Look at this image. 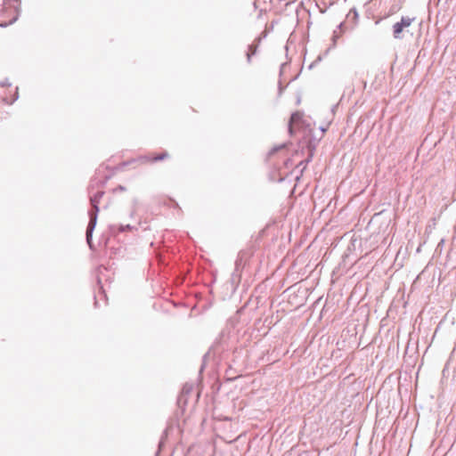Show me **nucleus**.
I'll return each instance as SVG.
<instances>
[{"label": "nucleus", "mask_w": 456, "mask_h": 456, "mask_svg": "<svg viewBox=\"0 0 456 456\" xmlns=\"http://www.w3.org/2000/svg\"><path fill=\"white\" fill-rule=\"evenodd\" d=\"M20 0H4V9L0 12V26L7 27L15 22L19 16Z\"/></svg>", "instance_id": "nucleus-1"}, {"label": "nucleus", "mask_w": 456, "mask_h": 456, "mask_svg": "<svg viewBox=\"0 0 456 456\" xmlns=\"http://www.w3.org/2000/svg\"><path fill=\"white\" fill-rule=\"evenodd\" d=\"M303 113L300 111H296L291 115L289 125V132L291 134L294 133V130L300 127V125L303 122Z\"/></svg>", "instance_id": "nucleus-3"}, {"label": "nucleus", "mask_w": 456, "mask_h": 456, "mask_svg": "<svg viewBox=\"0 0 456 456\" xmlns=\"http://www.w3.org/2000/svg\"><path fill=\"white\" fill-rule=\"evenodd\" d=\"M168 157V154L167 152H162L159 154H152L147 158V161L154 162L158 160H162Z\"/></svg>", "instance_id": "nucleus-4"}, {"label": "nucleus", "mask_w": 456, "mask_h": 456, "mask_svg": "<svg viewBox=\"0 0 456 456\" xmlns=\"http://www.w3.org/2000/svg\"><path fill=\"white\" fill-rule=\"evenodd\" d=\"M86 237H87V240H89V231H87Z\"/></svg>", "instance_id": "nucleus-5"}, {"label": "nucleus", "mask_w": 456, "mask_h": 456, "mask_svg": "<svg viewBox=\"0 0 456 456\" xmlns=\"http://www.w3.org/2000/svg\"><path fill=\"white\" fill-rule=\"evenodd\" d=\"M255 52H256V48H254V49L252 50V54H254V53H255Z\"/></svg>", "instance_id": "nucleus-6"}, {"label": "nucleus", "mask_w": 456, "mask_h": 456, "mask_svg": "<svg viewBox=\"0 0 456 456\" xmlns=\"http://www.w3.org/2000/svg\"><path fill=\"white\" fill-rule=\"evenodd\" d=\"M413 21L414 18H410L408 16L402 17L401 20L395 23L393 26L394 37L396 39H403L407 34H411L412 36V33L410 31V27Z\"/></svg>", "instance_id": "nucleus-2"}]
</instances>
